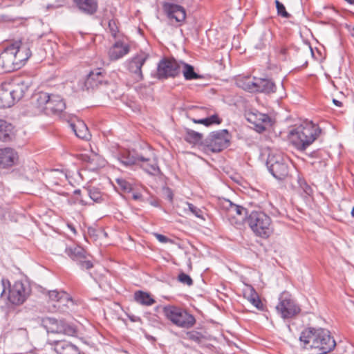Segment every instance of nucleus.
<instances>
[{"label": "nucleus", "instance_id": "obj_16", "mask_svg": "<svg viewBox=\"0 0 354 354\" xmlns=\"http://www.w3.org/2000/svg\"><path fill=\"white\" fill-rule=\"evenodd\" d=\"M13 53L8 46L0 55V67L5 73L11 72L21 67Z\"/></svg>", "mask_w": 354, "mask_h": 354}, {"label": "nucleus", "instance_id": "obj_46", "mask_svg": "<svg viewBox=\"0 0 354 354\" xmlns=\"http://www.w3.org/2000/svg\"><path fill=\"white\" fill-rule=\"evenodd\" d=\"M153 235L156 237L157 240L159 242L167 243V242L171 241L167 236H165L164 235L157 234V233H154Z\"/></svg>", "mask_w": 354, "mask_h": 354}, {"label": "nucleus", "instance_id": "obj_41", "mask_svg": "<svg viewBox=\"0 0 354 354\" xmlns=\"http://www.w3.org/2000/svg\"><path fill=\"white\" fill-rule=\"evenodd\" d=\"M275 4L278 15L286 18L290 17V14L286 10V8L282 3H281L279 0H276Z\"/></svg>", "mask_w": 354, "mask_h": 354}, {"label": "nucleus", "instance_id": "obj_60", "mask_svg": "<svg viewBox=\"0 0 354 354\" xmlns=\"http://www.w3.org/2000/svg\"><path fill=\"white\" fill-rule=\"evenodd\" d=\"M353 31L354 32V27H353Z\"/></svg>", "mask_w": 354, "mask_h": 354}, {"label": "nucleus", "instance_id": "obj_3", "mask_svg": "<svg viewBox=\"0 0 354 354\" xmlns=\"http://www.w3.org/2000/svg\"><path fill=\"white\" fill-rule=\"evenodd\" d=\"M247 223L253 233L262 239H268L274 231L271 218L263 212H252L247 218Z\"/></svg>", "mask_w": 354, "mask_h": 354}, {"label": "nucleus", "instance_id": "obj_38", "mask_svg": "<svg viewBox=\"0 0 354 354\" xmlns=\"http://www.w3.org/2000/svg\"><path fill=\"white\" fill-rule=\"evenodd\" d=\"M203 138V135L191 129H187L185 140L190 144H197Z\"/></svg>", "mask_w": 354, "mask_h": 354}, {"label": "nucleus", "instance_id": "obj_50", "mask_svg": "<svg viewBox=\"0 0 354 354\" xmlns=\"http://www.w3.org/2000/svg\"><path fill=\"white\" fill-rule=\"evenodd\" d=\"M304 184L305 185V187H304V190L307 194L309 195L311 192V188L308 185H306V183H304Z\"/></svg>", "mask_w": 354, "mask_h": 354}, {"label": "nucleus", "instance_id": "obj_1", "mask_svg": "<svg viewBox=\"0 0 354 354\" xmlns=\"http://www.w3.org/2000/svg\"><path fill=\"white\" fill-rule=\"evenodd\" d=\"M299 340L304 348L314 350L315 354H326L336 346L330 331L322 328L304 329L300 334Z\"/></svg>", "mask_w": 354, "mask_h": 354}, {"label": "nucleus", "instance_id": "obj_2", "mask_svg": "<svg viewBox=\"0 0 354 354\" xmlns=\"http://www.w3.org/2000/svg\"><path fill=\"white\" fill-rule=\"evenodd\" d=\"M320 127L311 121H307L291 130L288 138L291 144L299 151H305L321 134Z\"/></svg>", "mask_w": 354, "mask_h": 354}, {"label": "nucleus", "instance_id": "obj_45", "mask_svg": "<svg viewBox=\"0 0 354 354\" xmlns=\"http://www.w3.org/2000/svg\"><path fill=\"white\" fill-rule=\"evenodd\" d=\"M53 176L55 178H58L60 181H63L64 180H66L67 176L66 174H64L62 171L55 170L53 172Z\"/></svg>", "mask_w": 354, "mask_h": 354}, {"label": "nucleus", "instance_id": "obj_32", "mask_svg": "<svg viewBox=\"0 0 354 354\" xmlns=\"http://www.w3.org/2000/svg\"><path fill=\"white\" fill-rule=\"evenodd\" d=\"M257 92L268 94L276 91V85L270 80L259 78L257 80Z\"/></svg>", "mask_w": 354, "mask_h": 354}, {"label": "nucleus", "instance_id": "obj_43", "mask_svg": "<svg viewBox=\"0 0 354 354\" xmlns=\"http://www.w3.org/2000/svg\"><path fill=\"white\" fill-rule=\"evenodd\" d=\"M86 192L93 201L99 202L102 198L101 193L96 189L87 190Z\"/></svg>", "mask_w": 354, "mask_h": 354}, {"label": "nucleus", "instance_id": "obj_29", "mask_svg": "<svg viewBox=\"0 0 354 354\" xmlns=\"http://www.w3.org/2000/svg\"><path fill=\"white\" fill-rule=\"evenodd\" d=\"M49 297L51 300L57 302V306L59 308L61 305L68 306L69 304H73V299L66 292L52 290L49 292ZM55 306H57V305H55Z\"/></svg>", "mask_w": 354, "mask_h": 354}, {"label": "nucleus", "instance_id": "obj_25", "mask_svg": "<svg viewBox=\"0 0 354 354\" xmlns=\"http://www.w3.org/2000/svg\"><path fill=\"white\" fill-rule=\"evenodd\" d=\"M76 6L82 12L91 15L97 10V0H73Z\"/></svg>", "mask_w": 354, "mask_h": 354}, {"label": "nucleus", "instance_id": "obj_8", "mask_svg": "<svg viewBox=\"0 0 354 354\" xmlns=\"http://www.w3.org/2000/svg\"><path fill=\"white\" fill-rule=\"evenodd\" d=\"M277 313L281 318L290 319L298 315L301 308L288 292H283L279 297V303L276 306Z\"/></svg>", "mask_w": 354, "mask_h": 354}, {"label": "nucleus", "instance_id": "obj_5", "mask_svg": "<svg viewBox=\"0 0 354 354\" xmlns=\"http://www.w3.org/2000/svg\"><path fill=\"white\" fill-rule=\"evenodd\" d=\"M222 214L231 225L239 228L247 222L248 210L241 205H236L227 199H223L220 202Z\"/></svg>", "mask_w": 354, "mask_h": 354}, {"label": "nucleus", "instance_id": "obj_10", "mask_svg": "<svg viewBox=\"0 0 354 354\" xmlns=\"http://www.w3.org/2000/svg\"><path fill=\"white\" fill-rule=\"evenodd\" d=\"M230 142V136L226 129L212 132L205 140L207 149L212 152H220L227 148Z\"/></svg>", "mask_w": 354, "mask_h": 354}, {"label": "nucleus", "instance_id": "obj_42", "mask_svg": "<svg viewBox=\"0 0 354 354\" xmlns=\"http://www.w3.org/2000/svg\"><path fill=\"white\" fill-rule=\"evenodd\" d=\"M178 279L180 282L187 286H192L193 284V280L189 275L181 272L178 274Z\"/></svg>", "mask_w": 354, "mask_h": 354}, {"label": "nucleus", "instance_id": "obj_48", "mask_svg": "<svg viewBox=\"0 0 354 354\" xmlns=\"http://www.w3.org/2000/svg\"><path fill=\"white\" fill-rule=\"evenodd\" d=\"M6 215V210L3 207L0 206V221H1Z\"/></svg>", "mask_w": 354, "mask_h": 354}, {"label": "nucleus", "instance_id": "obj_9", "mask_svg": "<svg viewBox=\"0 0 354 354\" xmlns=\"http://www.w3.org/2000/svg\"><path fill=\"white\" fill-rule=\"evenodd\" d=\"M42 326L48 333L64 334L68 336H74L77 333L75 326L63 319L45 317L42 319Z\"/></svg>", "mask_w": 354, "mask_h": 354}, {"label": "nucleus", "instance_id": "obj_37", "mask_svg": "<svg viewBox=\"0 0 354 354\" xmlns=\"http://www.w3.org/2000/svg\"><path fill=\"white\" fill-rule=\"evenodd\" d=\"M192 120L196 124H204L207 127L213 124H220L221 122V120L218 118L217 114H213L209 117L201 119L192 118Z\"/></svg>", "mask_w": 354, "mask_h": 354}, {"label": "nucleus", "instance_id": "obj_54", "mask_svg": "<svg viewBox=\"0 0 354 354\" xmlns=\"http://www.w3.org/2000/svg\"><path fill=\"white\" fill-rule=\"evenodd\" d=\"M20 331H21V333H24V335H25L26 336H27V333H26V330L20 329Z\"/></svg>", "mask_w": 354, "mask_h": 354}, {"label": "nucleus", "instance_id": "obj_6", "mask_svg": "<svg viewBox=\"0 0 354 354\" xmlns=\"http://www.w3.org/2000/svg\"><path fill=\"white\" fill-rule=\"evenodd\" d=\"M7 86L8 85L0 86V109L10 107L15 104V101H18L23 97L29 85L22 81L18 83L13 89L8 88Z\"/></svg>", "mask_w": 354, "mask_h": 354}, {"label": "nucleus", "instance_id": "obj_35", "mask_svg": "<svg viewBox=\"0 0 354 354\" xmlns=\"http://www.w3.org/2000/svg\"><path fill=\"white\" fill-rule=\"evenodd\" d=\"M181 71L185 79L187 80L201 78V75L195 73L194 67L188 64L180 62V72Z\"/></svg>", "mask_w": 354, "mask_h": 354}, {"label": "nucleus", "instance_id": "obj_51", "mask_svg": "<svg viewBox=\"0 0 354 354\" xmlns=\"http://www.w3.org/2000/svg\"><path fill=\"white\" fill-rule=\"evenodd\" d=\"M333 102L337 106H342V103L337 100L333 99Z\"/></svg>", "mask_w": 354, "mask_h": 354}, {"label": "nucleus", "instance_id": "obj_17", "mask_svg": "<svg viewBox=\"0 0 354 354\" xmlns=\"http://www.w3.org/2000/svg\"><path fill=\"white\" fill-rule=\"evenodd\" d=\"M162 9L169 19H174L177 22H183L186 18L185 10L179 4L163 3Z\"/></svg>", "mask_w": 354, "mask_h": 354}, {"label": "nucleus", "instance_id": "obj_55", "mask_svg": "<svg viewBox=\"0 0 354 354\" xmlns=\"http://www.w3.org/2000/svg\"><path fill=\"white\" fill-rule=\"evenodd\" d=\"M351 215H352L353 217H354V207L352 209Z\"/></svg>", "mask_w": 354, "mask_h": 354}, {"label": "nucleus", "instance_id": "obj_22", "mask_svg": "<svg viewBox=\"0 0 354 354\" xmlns=\"http://www.w3.org/2000/svg\"><path fill=\"white\" fill-rule=\"evenodd\" d=\"M129 46L120 41H116L109 50V57L111 60L115 61L129 53Z\"/></svg>", "mask_w": 354, "mask_h": 354}, {"label": "nucleus", "instance_id": "obj_36", "mask_svg": "<svg viewBox=\"0 0 354 354\" xmlns=\"http://www.w3.org/2000/svg\"><path fill=\"white\" fill-rule=\"evenodd\" d=\"M135 299L138 303L145 306H151L155 303V300L151 296L143 291L136 292L135 293Z\"/></svg>", "mask_w": 354, "mask_h": 354}, {"label": "nucleus", "instance_id": "obj_27", "mask_svg": "<svg viewBox=\"0 0 354 354\" xmlns=\"http://www.w3.org/2000/svg\"><path fill=\"white\" fill-rule=\"evenodd\" d=\"M15 137V130L13 125L4 120H0V140L8 142Z\"/></svg>", "mask_w": 354, "mask_h": 354}, {"label": "nucleus", "instance_id": "obj_23", "mask_svg": "<svg viewBox=\"0 0 354 354\" xmlns=\"http://www.w3.org/2000/svg\"><path fill=\"white\" fill-rule=\"evenodd\" d=\"M118 160L124 165L129 166L136 164L138 161H149V157L135 154L134 152L124 151L118 156Z\"/></svg>", "mask_w": 354, "mask_h": 354}, {"label": "nucleus", "instance_id": "obj_18", "mask_svg": "<svg viewBox=\"0 0 354 354\" xmlns=\"http://www.w3.org/2000/svg\"><path fill=\"white\" fill-rule=\"evenodd\" d=\"M106 82H107L105 80L104 75L100 69H96L95 71H91L90 73L87 75L84 84L86 87V89H94L95 88H99L104 84H106Z\"/></svg>", "mask_w": 354, "mask_h": 354}, {"label": "nucleus", "instance_id": "obj_26", "mask_svg": "<svg viewBox=\"0 0 354 354\" xmlns=\"http://www.w3.org/2000/svg\"><path fill=\"white\" fill-rule=\"evenodd\" d=\"M17 154L15 151L11 148L0 149V167H6L12 166L15 159Z\"/></svg>", "mask_w": 354, "mask_h": 354}, {"label": "nucleus", "instance_id": "obj_53", "mask_svg": "<svg viewBox=\"0 0 354 354\" xmlns=\"http://www.w3.org/2000/svg\"><path fill=\"white\" fill-rule=\"evenodd\" d=\"M1 281H2V285L3 286V287H5V281L3 279ZM4 292H5V288H3V289L1 293V295L2 296Z\"/></svg>", "mask_w": 354, "mask_h": 354}, {"label": "nucleus", "instance_id": "obj_58", "mask_svg": "<svg viewBox=\"0 0 354 354\" xmlns=\"http://www.w3.org/2000/svg\"><path fill=\"white\" fill-rule=\"evenodd\" d=\"M147 338V339H150V338H152L151 337H150L149 335H146Z\"/></svg>", "mask_w": 354, "mask_h": 354}, {"label": "nucleus", "instance_id": "obj_33", "mask_svg": "<svg viewBox=\"0 0 354 354\" xmlns=\"http://www.w3.org/2000/svg\"><path fill=\"white\" fill-rule=\"evenodd\" d=\"M147 157L150 158L149 161H142V167L149 174L156 175L159 173L160 169L158 166L157 160L154 157L153 153H151L150 156Z\"/></svg>", "mask_w": 354, "mask_h": 354}, {"label": "nucleus", "instance_id": "obj_11", "mask_svg": "<svg viewBox=\"0 0 354 354\" xmlns=\"http://www.w3.org/2000/svg\"><path fill=\"white\" fill-rule=\"evenodd\" d=\"M30 293V286L26 282L17 281L10 287L8 299L11 304L20 305L26 300Z\"/></svg>", "mask_w": 354, "mask_h": 354}, {"label": "nucleus", "instance_id": "obj_14", "mask_svg": "<svg viewBox=\"0 0 354 354\" xmlns=\"http://www.w3.org/2000/svg\"><path fill=\"white\" fill-rule=\"evenodd\" d=\"M180 73V62L174 59H164L158 65L157 75L159 79L174 77Z\"/></svg>", "mask_w": 354, "mask_h": 354}, {"label": "nucleus", "instance_id": "obj_7", "mask_svg": "<svg viewBox=\"0 0 354 354\" xmlns=\"http://www.w3.org/2000/svg\"><path fill=\"white\" fill-rule=\"evenodd\" d=\"M266 166L272 175L278 180L284 179L288 174V160L280 153H270Z\"/></svg>", "mask_w": 354, "mask_h": 354}, {"label": "nucleus", "instance_id": "obj_57", "mask_svg": "<svg viewBox=\"0 0 354 354\" xmlns=\"http://www.w3.org/2000/svg\"><path fill=\"white\" fill-rule=\"evenodd\" d=\"M133 198H134L135 199H137V198H138V196H137V195H134V196H133Z\"/></svg>", "mask_w": 354, "mask_h": 354}, {"label": "nucleus", "instance_id": "obj_19", "mask_svg": "<svg viewBox=\"0 0 354 354\" xmlns=\"http://www.w3.org/2000/svg\"><path fill=\"white\" fill-rule=\"evenodd\" d=\"M48 344L54 346L55 351L58 354H77L78 348L69 342L64 340H48Z\"/></svg>", "mask_w": 354, "mask_h": 354}, {"label": "nucleus", "instance_id": "obj_40", "mask_svg": "<svg viewBox=\"0 0 354 354\" xmlns=\"http://www.w3.org/2000/svg\"><path fill=\"white\" fill-rule=\"evenodd\" d=\"M116 183L118 188L124 192H130L132 189L131 185L123 178H117Z\"/></svg>", "mask_w": 354, "mask_h": 354}, {"label": "nucleus", "instance_id": "obj_20", "mask_svg": "<svg viewBox=\"0 0 354 354\" xmlns=\"http://www.w3.org/2000/svg\"><path fill=\"white\" fill-rule=\"evenodd\" d=\"M246 118L249 122L257 127L259 131H265L266 129V124L270 121L268 115L259 112H248L246 113Z\"/></svg>", "mask_w": 354, "mask_h": 354}, {"label": "nucleus", "instance_id": "obj_30", "mask_svg": "<svg viewBox=\"0 0 354 354\" xmlns=\"http://www.w3.org/2000/svg\"><path fill=\"white\" fill-rule=\"evenodd\" d=\"M259 78L250 77H243L237 80V85L249 92H257V80Z\"/></svg>", "mask_w": 354, "mask_h": 354}, {"label": "nucleus", "instance_id": "obj_52", "mask_svg": "<svg viewBox=\"0 0 354 354\" xmlns=\"http://www.w3.org/2000/svg\"><path fill=\"white\" fill-rule=\"evenodd\" d=\"M68 227L71 229V230L74 234H75V233H76L75 228V227H74L72 224H68Z\"/></svg>", "mask_w": 354, "mask_h": 354}, {"label": "nucleus", "instance_id": "obj_12", "mask_svg": "<svg viewBox=\"0 0 354 354\" xmlns=\"http://www.w3.org/2000/svg\"><path fill=\"white\" fill-rule=\"evenodd\" d=\"M32 42L28 39L16 41L8 47L16 57L17 62L21 66L31 56L30 48Z\"/></svg>", "mask_w": 354, "mask_h": 354}, {"label": "nucleus", "instance_id": "obj_49", "mask_svg": "<svg viewBox=\"0 0 354 354\" xmlns=\"http://www.w3.org/2000/svg\"><path fill=\"white\" fill-rule=\"evenodd\" d=\"M194 110L198 113H206L207 109L203 107H196L194 108Z\"/></svg>", "mask_w": 354, "mask_h": 354}, {"label": "nucleus", "instance_id": "obj_28", "mask_svg": "<svg viewBox=\"0 0 354 354\" xmlns=\"http://www.w3.org/2000/svg\"><path fill=\"white\" fill-rule=\"evenodd\" d=\"M70 126L78 138L84 140H88L90 138L91 134L84 121L77 120L75 122H71Z\"/></svg>", "mask_w": 354, "mask_h": 354}, {"label": "nucleus", "instance_id": "obj_21", "mask_svg": "<svg viewBox=\"0 0 354 354\" xmlns=\"http://www.w3.org/2000/svg\"><path fill=\"white\" fill-rule=\"evenodd\" d=\"M66 108L65 102L61 96L58 95H50V99L48 100L46 114H59Z\"/></svg>", "mask_w": 354, "mask_h": 354}, {"label": "nucleus", "instance_id": "obj_13", "mask_svg": "<svg viewBox=\"0 0 354 354\" xmlns=\"http://www.w3.org/2000/svg\"><path fill=\"white\" fill-rule=\"evenodd\" d=\"M66 254L73 261H76L82 269H90L93 263L87 260V252L81 245H67L65 248Z\"/></svg>", "mask_w": 354, "mask_h": 354}, {"label": "nucleus", "instance_id": "obj_44", "mask_svg": "<svg viewBox=\"0 0 354 354\" xmlns=\"http://www.w3.org/2000/svg\"><path fill=\"white\" fill-rule=\"evenodd\" d=\"M109 28L113 37H116L118 32V28L115 20L111 19L109 21Z\"/></svg>", "mask_w": 354, "mask_h": 354}, {"label": "nucleus", "instance_id": "obj_31", "mask_svg": "<svg viewBox=\"0 0 354 354\" xmlns=\"http://www.w3.org/2000/svg\"><path fill=\"white\" fill-rule=\"evenodd\" d=\"M244 297L257 309L263 310V305L252 286H248L244 290Z\"/></svg>", "mask_w": 354, "mask_h": 354}, {"label": "nucleus", "instance_id": "obj_24", "mask_svg": "<svg viewBox=\"0 0 354 354\" xmlns=\"http://www.w3.org/2000/svg\"><path fill=\"white\" fill-rule=\"evenodd\" d=\"M49 99L50 95L48 93L40 92L32 96V102L38 112L46 113L47 103Z\"/></svg>", "mask_w": 354, "mask_h": 354}, {"label": "nucleus", "instance_id": "obj_15", "mask_svg": "<svg viewBox=\"0 0 354 354\" xmlns=\"http://www.w3.org/2000/svg\"><path fill=\"white\" fill-rule=\"evenodd\" d=\"M147 59L148 55L145 53L141 52L133 56L128 61V70L133 74V77L136 82H140L143 80L142 67Z\"/></svg>", "mask_w": 354, "mask_h": 354}, {"label": "nucleus", "instance_id": "obj_56", "mask_svg": "<svg viewBox=\"0 0 354 354\" xmlns=\"http://www.w3.org/2000/svg\"><path fill=\"white\" fill-rule=\"evenodd\" d=\"M80 189L75 191V194H80Z\"/></svg>", "mask_w": 354, "mask_h": 354}, {"label": "nucleus", "instance_id": "obj_34", "mask_svg": "<svg viewBox=\"0 0 354 354\" xmlns=\"http://www.w3.org/2000/svg\"><path fill=\"white\" fill-rule=\"evenodd\" d=\"M82 160L89 164L91 169H96L99 167L104 165V160L95 153L88 155H82Z\"/></svg>", "mask_w": 354, "mask_h": 354}, {"label": "nucleus", "instance_id": "obj_39", "mask_svg": "<svg viewBox=\"0 0 354 354\" xmlns=\"http://www.w3.org/2000/svg\"><path fill=\"white\" fill-rule=\"evenodd\" d=\"M182 207L183 208L184 212L185 213L191 212L192 214H194L195 216L198 218L203 217V212L201 211V209L194 206L192 203H189L188 202H184L182 203Z\"/></svg>", "mask_w": 354, "mask_h": 354}, {"label": "nucleus", "instance_id": "obj_4", "mask_svg": "<svg viewBox=\"0 0 354 354\" xmlns=\"http://www.w3.org/2000/svg\"><path fill=\"white\" fill-rule=\"evenodd\" d=\"M162 313L173 324L183 328L189 329L196 323L195 317L187 310L180 307L167 305L163 307Z\"/></svg>", "mask_w": 354, "mask_h": 354}, {"label": "nucleus", "instance_id": "obj_59", "mask_svg": "<svg viewBox=\"0 0 354 354\" xmlns=\"http://www.w3.org/2000/svg\"><path fill=\"white\" fill-rule=\"evenodd\" d=\"M77 354H80V351H79V350H78V353H77Z\"/></svg>", "mask_w": 354, "mask_h": 354}, {"label": "nucleus", "instance_id": "obj_47", "mask_svg": "<svg viewBox=\"0 0 354 354\" xmlns=\"http://www.w3.org/2000/svg\"><path fill=\"white\" fill-rule=\"evenodd\" d=\"M183 0H165L164 3H171L173 5H178L182 3Z\"/></svg>", "mask_w": 354, "mask_h": 354}]
</instances>
